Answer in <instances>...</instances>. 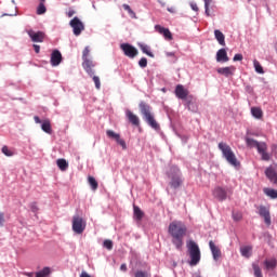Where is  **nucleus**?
Instances as JSON below:
<instances>
[{"mask_svg": "<svg viewBox=\"0 0 277 277\" xmlns=\"http://www.w3.org/2000/svg\"><path fill=\"white\" fill-rule=\"evenodd\" d=\"M187 233V227L181 221H173L169 225V235L172 237V243L177 250L183 246V239Z\"/></svg>", "mask_w": 277, "mask_h": 277, "instance_id": "1", "label": "nucleus"}, {"mask_svg": "<svg viewBox=\"0 0 277 277\" xmlns=\"http://www.w3.org/2000/svg\"><path fill=\"white\" fill-rule=\"evenodd\" d=\"M247 146L250 148H256L258 153L261 155V159L263 161H269L272 155L267 151L268 146L265 142H258L253 138L247 137L246 138Z\"/></svg>", "mask_w": 277, "mask_h": 277, "instance_id": "2", "label": "nucleus"}, {"mask_svg": "<svg viewBox=\"0 0 277 277\" xmlns=\"http://www.w3.org/2000/svg\"><path fill=\"white\" fill-rule=\"evenodd\" d=\"M138 107H140V111L143 116V119L147 122V124L155 130H159L160 126L156 121L155 116L151 113V107L148 104H146L145 102H141Z\"/></svg>", "mask_w": 277, "mask_h": 277, "instance_id": "3", "label": "nucleus"}, {"mask_svg": "<svg viewBox=\"0 0 277 277\" xmlns=\"http://www.w3.org/2000/svg\"><path fill=\"white\" fill-rule=\"evenodd\" d=\"M219 148L223 154V157L226 159V161L232 164L233 167H239L240 162L238 161L236 155L232 150L230 146L227 145L224 142L219 143Z\"/></svg>", "mask_w": 277, "mask_h": 277, "instance_id": "4", "label": "nucleus"}, {"mask_svg": "<svg viewBox=\"0 0 277 277\" xmlns=\"http://www.w3.org/2000/svg\"><path fill=\"white\" fill-rule=\"evenodd\" d=\"M87 226L88 221H85V217H83V215L76 214L72 216L71 229L75 233V235H81L82 233H85Z\"/></svg>", "mask_w": 277, "mask_h": 277, "instance_id": "5", "label": "nucleus"}, {"mask_svg": "<svg viewBox=\"0 0 277 277\" xmlns=\"http://www.w3.org/2000/svg\"><path fill=\"white\" fill-rule=\"evenodd\" d=\"M187 249H188V254L190 256L189 265L197 266L201 259V253L198 245L194 240H189L187 242Z\"/></svg>", "mask_w": 277, "mask_h": 277, "instance_id": "6", "label": "nucleus"}, {"mask_svg": "<svg viewBox=\"0 0 277 277\" xmlns=\"http://www.w3.org/2000/svg\"><path fill=\"white\" fill-rule=\"evenodd\" d=\"M168 176L171 179L170 186L174 189L179 188L183 184L181 172L177 167H171L168 171Z\"/></svg>", "mask_w": 277, "mask_h": 277, "instance_id": "7", "label": "nucleus"}, {"mask_svg": "<svg viewBox=\"0 0 277 277\" xmlns=\"http://www.w3.org/2000/svg\"><path fill=\"white\" fill-rule=\"evenodd\" d=\"M70 27L72 29V34L76 37L81 36V34L85 30V24L79 19V17H74L70 21Z\"/></svg>", "mask_w": 277, "mask_h": 277, "instance_id": "8", "label": "nucleus"}, {"mask_svg": "<svg viewBox=\"0 0 277 277\" xmlns=\"http://www.w3.org/2000/svg\"><path fill=\"white\" fill-rule=\"evenodd\" d=\"M31 39V42H44V38H47V35L43 31H34L32 29H29L26 31Z\"/></svg>", "mask_w": 277, "mask_h": 277, "instance_id": "9", "label": "nucleus"}, {"mask_svg": "<svg viewBox=\"0 0 277 277\" xmlns=\"http://www.w3.org/2000/svg\"><path fill=\"white\" fill-rule=\"evenodd\" d=\"M259 215L264 219L266 226H271L272 219H271V212L269 208H266L265 206L258 207Z\"/></svg>", "mask_w": 277, "mask_h": 277, "instance_id": "10", "label": "nucleus"}, {"mask_svg": "<svg viewBox=\"0 0 277 277\" xmlns=\"http://www.w3.org/2000/svg\"><path fill=\"white\" fill-rule=\"evenodd\" d=\"M120 49L123 51L124 55L130 58H134L138 54L137 50L129 43L121 44Z\"/></svg>", "mask_w": 277, "mask_h": 277, "instance_id": "11", "label": "nucleus"}, {"mask_svg": "<svg viewBox=\"0 0 277 277\" xmlns=\"http://www.w3.org/2000/svg\"><path fill=\"white\" fill-rule=\"evenodd\" d=\"M82 67L90 77L94 76V67H96V63L93 62L92 58L84 60L82 62Z\"/></svg>", "mask_w": 277, "mask_h": 277, "instance_id": "12", "label": "nucleus"}, {"mask_svg": "<svg viewBox=\"0 0 277 277\" xmlns=\"http://www.w3.org/2000/svg\"><path fill=\"white\" fill-rule=\"evenodd\" d=\"M50 64L53 67L60 66L62 64V52L60 50H53L50 56Z\"/></svg>", "mask_w": 277, "mask_h": 277, "instance_id": "13", "label": "nucleus"}, {"mask_svg": "<svg viewBox=\"0 0 277 277\" xmlns=\"http://www.w3.org/2000/svg\"><path fill=\"white\" fill-rule=\"evenodd\" d=\"M175 95L177 98L185 101L186 98H188L189 95V91L187 89H185L182 84H177L174 91Z\"/></svg>", "mask_w": 277, "mask_h": 277, "instance_id": "14", "label": "nucleus"}, {"mask_svg": "<svg viewBox=\"0 0 277 277\" xmlns=\"http://www.w3.org/2000/svg\"><path fill=\"white\" fill-rule=\"evenodd\" d=\"M106 134L109 138L115 140L117 144H119L123 149L127 148L126 142L122 138H120V135L118 133H115L111 130H107Z\"/></svg>", "mask_w": 277, "mask_h": 277, "instance_id": "15", "label": "nucleus"}, {"mask_svg": "<svg viewBox=\"0 0 277 277\" xmlns=\"http://www.w3.org/2000/svg\"><path fill=\"white\" fill-rule=\"evenodd\" d=\"M184 101H185V105H186L188 110H190L193 113H197L198 107H197V104H196V100L193 95H189Z\"/></svg>", "mask_w": 277, "mask_h": 277, "instance_id": "16", "label": "nucleus"}, {"mask_svg": "<svg viewBox=\"0 0 277 277\" xmlns=\"http://www.w3.org/2000/svg\"><path fill=\"white\" fill-rule=\"evenodd\" d=\"M216 71L220 75L225 76L226 78L234 76L235 71H236V67L235 66H229V67H223V68H217Z\"/></svg>", "mask_w": 277, "mask_h": 277, "instance_id": "17", "label": "nucleus"}, {"mask_svg": "<svg viewBox=\"0 0 277 277\" xmlns=\"http://www.w3.org/2000/svg\"><path fill=\"white\" fill-rule=\"evenodd\" d=\"M213 196H214V198H217V200H220L222 202L223 200H226L227 193L224 188L216 187L213 192Z\"/></svg>", "mask_w": 277, "mask_h": 277, "instance_id": "18", "label": "nucleus"}, {"mask_svg": "<svg viewBox=\"0 0 277 277\" xmlns=\"http://www.w3.org/2000/svg\"><path fill=\"white\" fill-rule=\"evenodd\" d=\"M209 247L212 252L214 261H219V259H221V256H222V252L219 249V247H216L212 240H210Z\"/></svg>", "mask_w": 277, "mask_h": 277, "instance_id": "19", "label": "nucleus"}, {"mask_svg": "<svg viewBox=\"0 0 277 277\" xmlns=\"http://www.w3.org/2000/svg\"><path fill=\"white\" fill-rule=\"evenodd\" d=\"M265 174L272 183L277 184V172L273 167H268L265 170Z\"/></svg>", "mask_w": 277, "mask_h": 277, "instance_id": "20", "label": "nucleus"}, {"mask_svg": "<svg viewBox=\"0 0 277 277\" xmlns=\"http://www.w3.org/2000/svg\"><path fill=\"white\" fill-rule=\"evenodd\" d=\"M155 29H156L159 34L163 35V37H164L168 41H171V40L173 39L172 34L170 32V30H169L168 28H163V27L157 25V26H155Z\"/></svg>", "mask_w": 277, "mask_h": 277, "instance_id": "21", "label": "nucleus"}, {"mask_svg": "<svg viewBox=\"0 0 277 277\" xmlns=\"http://www.w3.org/2000/svg\"><path fill=\"white\" fill-rule=\"evenodd\" d=\"M126 116L129 120L130 123H132L133 126L135 127H138L140 126V119L136 115H134L131 110H127L126 111Z\"/></svg>", "mask_w": 277, "mask_h": 277, "instance_id": "22", "label": "nucleus"}, {"mask_svg": "<svg viewBox=\"0 0 277 277\" xmlns=\"http://www.w3.org/2000/svg\"><path fill=\"white\" fill-rule=\"evenodd\" d=\"M216 61L217 62H222V63H226L229 61L228 56H227V52L225 49H221L217 51L216 53Z\"/></svg>", "mask_w": 277, "mask_h": 277, "instance_id": "23", "label": "nucleus"}, {"mask_svg": "<svg viewBox=\"0 0 277 277\" xmlns=\"http://www.w3.org/2000/svg\"><path fill=\"white\" fill-rule=\"evenodd\" d=\"M41 129L42 131H44V133H48L49 135H51L53 133V130L51 129V120L49 119L43 120L41 124Z\"/></svg>", "mask_w": 277, "mask_h": 277, "instance_id": "24", "label": "nucleus"}, {"mask_svg": "<svg viewBox=\"0 0 277 277\" xmlns=\"http://www.w3.org/2000/svg\"><path fill=\"white\" fill-rule=\"evenodd\" d=\"M265 196H268L272 200H276L277 198V189L265 187L263 189Z\"/></svg>", "mask_w": 277, "mask_h": 277, "instance_id": "25", "label": "nucleus"}, {"mask_svg": "<svg viewBox=\"0 0 277 277\" xmlns=\"http://www.w3.org/2000/svg\"><path fill=\"white\" fill-rule=\"evenodd\" d=\"M56 166L62 172H66V170H68V162L66 161V159H57Z\"/></svg>", "mask_w": 277, "mask_h": 277, "instance_id": "26", "label": "nucleus"}, {"mask_svg": "<svg viewBox=\"0 0 277 277\" xmlns=\"http://www.w3.org/2000/svg\"><path fill=\"white\" fill-rule=\"evenodd\" d=\"M264 265L266 267V271H274L277 267V261L276 259L266 260L264 262Z\"/></svg>", "mask_w": 277, "mask_h": 277, "instance_id": "27", "label": "nucleus"}, {"mask_svg": "<svg viewBox=\"0 0 277 277\" xmlns=\"http://www.w3.org/2000/svg\"><path fill=\"white\" fill-rule=\"evenodd\" d=\"M240 252H241L242 256H246V259H250L251 252H252V247L251 246L241 247Z\"/></svg>", "mask_w": 277, "mask_h": 277, "instance_id": "28", "label": "nucleus"}, {"mask_svg": "<svg viewBox=\"0 0 277 277\" xmlns=\"http://www.w3.org/2000/svg\"><path fill=\"white\" fill-rule=\"evenodd\" d=\"M215 39L219 41V43L223 47H225V36L220 31L215 30L214 31Z\"/></svg>", "mask_w": 277, "mask_h": 277, "instance_id": "29", "label": "nucleus"}, {"mask_svg": "<svg viewBox=\"0 0 277 277\" xmlns=\"http://www.w3.org/2000/svg\"><path fill=\"white\" fill-rule=\"evenodd\" d=\"M51 274V268L45 266L42 268V271H39L36 273V277H49Z\"/></svg>", "mask_w": 277, "mask_h": 277, "instance_id": "30", "label": "nucleus"}, {"mask_svg": "<svg viewBox=\"0 0 277 277\" xmlns=\"http://www.w3.org/2000/svg\"><path fill=\"white\" fill-rule=\"evenodd\" d=\"M251 114L256 119H262V117H263V111L260 107H252Z\"/></svg>", "mask_w": 277, "mask_h": 277, "instance_id": "31", "label": "nucleus"}, {"mask_svg": "<svg viewBox=\"0 0 277 277\" xmlns=\"http://www.w3.org/2000/svg\"><path fill=\"white\" fill-rule=\"evenodd\" d=\"M88 182H89V184H90V186H91V188L93 190H97L98 189V182H96V179H94V176L89 175L88 176Z\"/></svg>", "mask_w": 277, "mask_h": 277, "instance_id": "32", "label": "nucleus"}, {"mask_svg": "<svg viewBox=\"0 0 277 277\" xmlns=\"http://www.w3.org/2000/svg\"><path fill=\"white\" fill-rule=\"evenodd\" d=\"M252 268H253V272H254V277H263L261 267L259 266L258 263H253Z\"/></svg>", "mask_w": 277, "mask_h": 277, "instance_id": "33", "label": "nucleus"}, {"mask_svg": "<svg viewBox=\"0 0 277 277\" xmlns=\"http://www.w3.org/2000/svg\"><path fill=\"white\" fill-rule=\"evenodd\" d=\"M140 49L142 50V52L146 55H148L149 57H154V54L150 52V49L148 45L146 44H140Z\"/></svg>", "mask_w": 277, "mask_h": 277, "instance_id": "34", "label": "nucleus"}, {"mask_svg": "<svg viewBox=\"0 0 277 277\" xmlns=\"http://www.w3.org/2000/svg\"><path fill=\"white\" fill-rule=\"evenodd\" d=\"M143 215V211L138 207L134 206V216L136 220L141 221Z\"/></svg>", "mask_w": 277, "mask_h": 277, "instance_id": "35", "label": "nucleus"}, {"mask_svg": "<svg viewBox=\"0 0 277 277\" xmlns=\"http://www.w3.org/2000/svg\"><path fill=\"white\" fill-rule=\"evenodd\" d=\"M123 10L127 11L131 18L136 19V14L131 10V8L128 4L122 5Z\"/></svg>", "mask_w": 277, "mask_h": 277, "instance_id": "36", "label": "nucleus"}, {"mask_svg": "<svg viewBox=\"0 0 277 277\" xmlns=\"http://www.w3.org/2000/svg\"><path fill=\"white\" fill-rule=\"evenodd\" d=\"M85 60H92V57L90 56V47H85L82 52V61Z\"/></svg>", "mask_w": 277, "mask_h": 277, "instance_id": "37", "label": "nucleus"}, {"mask_svg": "<svg viewBox=\"0 0 277 277\" xmlns=\"http://www.w3.org/2000/svg\"><path fill=\"white\" fill-rule=\"evenodd\" d=\"M253 65H254L255 71L258 74H264L263 67L261 66V64L256 60H254Z\"/></svg>", "mask_w": 277, "mask_h": 277, "instance_id": "38", "label": "nucleus"}, {"mask_svg": "<svg viewBox=\"0 0 277 277\" xmlns=\"http://www.w3.org/2000/svg\"><path fill=\"white\" fill-rule=\"evenodd\" d=\"M47 13V6L42 3H39L37 8V14L42 15Z\"/></svg>", "mask_w": 277, "mask_h": 277, "instance_id": "39", "label": "nucleus"}, {"mask_svg": "<svg viewBox=\"0 0 277 277\" xmlns=\"http://www.w3.org/2000/svg\"><path fill=\"white\" fill-rule=\"evenodd\" d=\"M233 220L235 222H240V220H242V213L237 211V212H233Z\"/></svg>", "mask_w": 277, "mask_h": 277, "instance_id": "40", "label": "nucleus"}, {"mask_svg": "<svg viewBox=\"0 0 277 277\" xmlns=\"http://www.w3.org/2000/svg\"><path fill=\"white\" fill-rule=\"evenodd\" d=\"M2 153L5 155V157H12L14 155V153H12L8 146L2 147Z\"/></svg>", "mask_w": 277, "mask_h": 277, "instance_id": "41", "label": "nucleus"}, {"mask_svg": "<svg viewBox=\"0 0 277 277\" xmlns=\"http://www.w3.org/2000/svg\"><path fill=\"white\" fill-rule=\"evenodd\" d=\"M92 78H93V82L95 83V88L97 89V90H100L101 89V78H98V76H92Z\"/></svg>", "mask_w": 277, "mask_h": 277, "instance_id": "42", "label": "nucleus"}, {"mask_svg": "<svg viewBox=\"0 0 277 277\" xmlns=\"http://www.w3.org/2000/svg\"><path fill=\"white\" fill-rule=\"evenodd\" d=\"M134 277H149V274L143 271H136Z\"/></svg>", "mask_w": 277, "mask_h": 277, "instance_id": "43", "label": "nucleus"}, {"mask_svg": "<svg viewBox=\"0 0 277 277\" xmlns=\"http://www.w3.org/2000/svg\"><path fill=\"white\" fill-rule=\"evenodd\" d=\"M30 210L32 211V213H38V211L40 210L38 208V203L37 202L30 203Z\"/></svg>", "mask_w": 277, "mask_h": 277, "instance_id": "44", "label": "nucleus"}, {"mask_svg": "<svg viewBox=\"0 0 277 277\" xmlns=\"http://www.w3.org/2000/svg\"><path fill=\"white\" fill-rule=\"evenodd\" d=\"M104 248H106L107 250H113V242H111V240H105L104 241Z\"/></svg>", "mask_w": 277, "mask_h": 277, "instance_id": "45", "label": "nucleus"}, {"mask_svg": "<svg viewBox=\"0 0 277 277\" xmlns=\"http://www.w3.org/2000/svg\"><path fill=\"white\" fill-rule=\"evenodd\" d=\"M140 67L145 68L147 66V60L142 57L138 62Z\"/></svg>", "mask_w": 277, "mask_h": 277, "instance_id": "46", "label": "nucleus"}, {"mask_svg": "<svg viewBox=\"0 0 277 277\" xmlns=\"http://www.w3.org/2000/svg\"><path fill=\"white\" fill-rule=\"evenodd\" d=\"M5 223V214L3 212H0V226H3Z\"/></svg>", "mask_w": 277, "mask_h": 277, "instance_id": "47", "label": "nucleus"}, {"mask_svg": "<svg viewBox=\"0 0 277 277\" xmlns=\"http://www.w3.org/2000/svg\"><path fill=\"white\" fill-rule=\"evenodd\" d=\"M243 56L241 54H236L233 58L234 62L242 61Z\"/></svg>", "mask_w": 277, "mask_h": 277, "instance_id": "48", "label": "nucleus"}, {"mask_svg": "<svg viewBox=\"0 0 277 277\" xmlns=\"http://www.w3.org/2000/svg\"><path fill=\"white\" fill-rule=\"evenodd\" d=\"M190 8H192V10L195 11V12H198V11H199V9H198V6H197L196 3H190Z\"/></svg>", "mask_w": 277, "mask_h": 277, "instance_id": "49", "label": "nucleus"}, {"mask_svg": "<svg viewBox=\"0 0 277 277\" xmlns=\"http://www.w3.org/2000/svg\"><path fill=\"white\" fill-rule=\"evenodd\" d=\"M34 120H35V122H36L37 124L42 123V120H40V117H38V116H35V117H34Z\"/></svg>", "mask_w": 277, "mask_h": 277, "instance_id": "50", "label": "nucleus"}, {"mask_svg": "<svg viewBox=\"0 0 277 277\" xmlns=\"http://www.w3.org/2000/svg\"><path fill=\"white\" fill-rule=\"evenodd\" d=\"M35 53H40V45L34 44Z\"/></svg>", "mask_w": 277, "mask_h": 277, "instance_id": "51", "label": "nucleus"}, {"mask_svg": "<svg viewBox=\"0 0 277 277\" xmlns=\"http://www.w3.org/2000/svg\"><path fill=\"white\" fill-rule=\"evenodd\" d=\"M120 271L126 273L127 272V265L126 264H121Z\"/></svg>", "mask_w": 277, "mask_h": 277, "instance_id": "52", "label": "nucleus"}, {"mask_svg": "<svg viewBox=\"0 0 277 277\" xmlns=\"http://www.w3.org/2000/svg\"><path fill=\"white\" fill-rule=\"evenodd\" d=\"M166 55L168 57H174L175 56V53L174 52H167Z\"/></svg>", "mask_w": 277, "mask_h": 277, "instance_id": "53", "label": "nucleus"}, {"mask_svg": "<svg viewBox=\"0 0 277 277\" xmlns=\"http://www.w3.org/2000/svg\"><path fill=\"white\" fill-rule=\"evenodd\" d=\"M213 0H205V6H210Z\"/></svg>", "mask_w": 277, "mask_h": 277, "instance_id": "54", "label": "nucleus"}, {"mask_svg": "<svg viewBox=\"0 0 277 277\" xmlns=\"http://www.w3.org/2000/svg\"><path fill=\"white\" fill-rule=\"evenodd\" d=\"M80 277H92V276H90V274H88V273H85V272H82L81 275H80Z\"/></svg>", "mask_w": 277, "mask_h": 277, "instance_id": "55", "label": "nucleus"}, {"mask_svg": "<svg viewBox=\"0 0 277 277\" xmlns=\"http://www.w3.org/2000/svg\"><path fill=\"white\" fill-rule=\"evenodd\" d=\"M207 16H211L209 6H205Z\"/></svg>", "mask_w": 277, "mask_h": 277, "instance_id": "56", "label": "nucleus"}, {"mask_svg": "<svg viewBox=\"0 0 277 277\" xmlns=\"http://www.w3.org/2000/svg\"><path fill=\"white\" fill-rule=\"evenodd\" d=\"M25 276H27V277H34V273H26Z\"/></svg>", "mask_w": 277, "mask_h": 277, "instance_id": "57", "label": "nucleus"}, {"mask_svg": "<svg viewBox=\"0 0 277 277\" xmlns=\"http://www.w3.org/2000/svg\"><path fill=\"white\" fill-rule=\"evenodd\" d=\"M3 16H14L13 14L4 13Z\"/></svg>", "mask_w": 277, "mask_h": 277, "instance_id": "58", "label": "nucleus"}, {"mask_svg": "<svg viewBox=\"0 0 277 277\" xmlns=\"http://www.w3.org/2000/svg\"><path fill=\"white\" fill-rule=\"evenodd\" d=\"M47 0H40V3H42V5H44V2H45Z\"/></svg>", "mask_w": 277, "mask_h": 277, "instance_id": "59", "label": "nucleus"}, {"mask_svg": "<svg viewBox=\"0 0 277 277\" xmlns=\"http://www.w3.org/2000/svg\"><path fill=\"white\" fill-rule=\"evenodd\" d=\"M75 15V12H70V16H74Z\"/></svg>", "mask_w": 277, "mask_h": 277, "instance_id": "60", "label": "nucleus"}, {"mask_svg": "<svg viewBox=\"0 0 277 277\" xmlns=\"http://www.w3.org/2000/svg\"><path fill=\"white\" fill-rule=\"evenodd\" d=\"M67 16H70V12L67 13Z\"/></svg>", "mask_w": 277, "mask_h": 277, "instance_id": "61", "label": "nucleus"}, {"mask_svg": "<svg viewBox=\"0 0 277 277\" xmlns=\"http://www.w3.org/2000/svg\"><path fill=\"white\" fill-rule=\"evenodd\" d=\"M197 277H201L200 275H198Z\"/></svg>", "mask_w": 277, "mask_h": 277, "instance_id": "62", "label": "nucleus"}]
</instances>
